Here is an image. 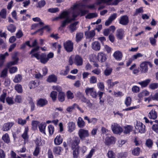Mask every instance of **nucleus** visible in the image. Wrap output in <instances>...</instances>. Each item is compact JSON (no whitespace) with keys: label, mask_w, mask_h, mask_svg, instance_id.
<instances>
[{"label":"nucleus","mask_w":158,"mask_h":158,"mask_svg":"<svg viewBox=\"0 0 158 158\" xmlns=\"http://www.w3.org/2000/svg\"><path fill=\"white\" fill-rule=\"evenodd\" d=\"M132 154L135 156H138L139 154L140 149L139 147H137L132 150Z\"/></svg>","instance_id":"obj_40"},{"label":"nucleus","mask_w":158,"mask_h":158,"mask_svg":"<svg viewBox=\"0 0 158 158\" xmlns=\"http://www.w3.org/2000/svg\"><path fill=\"white\" fill-rule=\"evenodd\" d=\"M95 33L94 30H91L89 31L86 32L85 33V35L87 38H92L95 35Z\"/></svg>","instance_id":"obj_33"},{"label":"nucleus","mask_w":158,"mask_h":158,"mask_svg":"<svg viewBox=\"0 0 158 158\" xmlns=\"http://www.w3.org/2000/svg\"><path fill=\"white\" fill-rule=\"evenodd\" d=\"M8 30L11 32H14L16 30V27L14 25L12 24H10L7 27Z\"/></svg>","instance_id":"obj_45"},{"label":"nucleus","mask_w":158,"mask_h":158,"mask_svg":"<svg viewBox=\"0 0 158 158\" xmlns=\"http://www.w3.org/2000/svg\"><path fill=\"white\" fill-rule=\"evenodd\" d=\"M135 128L139 132L141 133H144L145 132V126L141 122H137Z\"/></svg>","instance_id":"obj_10"},{"label":"nucleus","mask_w":158,"mask_h":158,"mask_svg":"<svg viewBox=\"0 0 158 158\" xmlns=\"http://www.w3.org/2000/svg\"><path fill=\"white\" fill-rule=\"evenodd\" d=\"M68 131L69 132L71 133L74 130L75 128V124L73 122L69 123H68Z\"/></svg>","instance_id":"obj_23"},{"label":"nucleus","mask_w":158,"mask_h":158,"mask_svg":"<svg viewBox=\"0 0 158 158\" xmlns=\"http://www.w3.org/2000/svg\"><path fill=\"white\" fill-rule=\"evenodd\" d=\"M83 34L81 32L77 33L76 36V41L77 42L80 41L82 39Z\"/></svg>","instance_id":"obj_34"},{"label":"nucleus","mask_w":158,"mask_h":158,"mask_svg":"<svg viewBox=\"0 0 158 158\" xmlns=\"http://www.w3.org/2000/svg\"><path fill=\"white\" fill-rule=\"evenodd\" d=\"M69 13L66 11L63 12L60 15V19H66L68 17H69L68 15Z\"/></svg>","instance_id":"obj_39"},{"label":"nucleus","mask_w":158,"mask_h":158,"mask_svg":"<svg viewBox=\"0 0 158 158\" xmlns=\"http://www.w3.org/2000/svg\"><path fill=\"white\" fill-rule=\"evenodd\" d=\"M2 139L6 143H9L10 142V138L8 134L6 133L2 136Z\"/></svg>","instance_id":"obj_37"},{"label":"nucleus","mask_w":158,"mask_h":158,"mask_svg":"<svg viewBox=\"0 0 158 158\" xmlns=\"http://www.w3.org/2000/svg\"><path fill=\"white\" fill-rule=\"evenodd\" d=\"M65 94L63 92H60L58 95L59 100L61 102H63L64 100Z\"/></svg>","instance_id":"obj_41"},{"label":"nucleus","mask_w":158,"mask_h":158,"mask_svg":"<svg viewBox=\"0 0 158 158\" xmlns=\"http://www.w3.org/2000/svg\"><path fill=\"white\" fill-rule=\"evenodd\" d=\"M150 93L147 90H144L138 94V96L139 98H141L145 96H147L149 95Z\"/></svg>","instance_id":"obj_30"},{"label":"nucleus","mask_w":158,"mask_h":158,"mask_svg":"<svg viewBox=\"0 0 158 158\" xmlns=\"http://www.w3.org/2000/svg\"><path fill=\"white\" fill-rule=\"evenodd\" d=\"M48 133L50 135H52L54 131V127L53 126L49 125L48 127Z\"/></svg>","instance_id":"obj_44"},{"label":"nucleus","mask_w":158,"mask_h":158,"mask_svg":"<svg viewBox=\"0 0 158 158\" xmlns=\"http://www.w3.org/2000/svg\"><path fill=\"white\" fill-rule=\"evenodd\" d=\"M39 122L36 121H33L32 122V128L34 130L37 129V126L39 125Z\"/></svg>","instance_id":"obj_58"},{"label":"nucleus","mask_w":158,"mask_h":158,"mask_svg":"<svg viewBox=\"0 0 158 158\" xmlns=\"http://www.w3.org/2000/svg\"><path fill=\"white\" fill-rule=\"evenodd\" d=\"M57 94V92L55 91H53L51 92L50 94V97L53 101L56 100Z\"/></svg>","instance_id":"obj_56"},{"label":"nucleus","mask_w":158,"mask_h":158,"mask_svg":"<svg viewBox=\"0 0 158 158\" xmlns=\"http://www.w3.org/2000/svg\"><path fill=\"white\" fill-rule=\"evenodd\" d=\"M97 16L98 14L96 13H90L89 14L86 16V18L87 19H90L94 18L96 17Z\"/></svg>","instance_id":"obj_51"},{"label":"nucleus","mask_w":158,"mask_h":158,"mask_svg":"<svg viewBox=\"0 0 158 158\" xmlns=\"http://www.w3.org/2000/svg\"><path fill=\"white\" fill-rule=\"evenodd\" d=\"M113 132L116 134H120L123 131L121 127L117 123H114L111 126Z\"/></svg>","instance_id":"obj_5"},{"label":"nucleus","mask_w":158,"mask_h":158,"mask_svg":"<svg viewBox=\"0 0 158 158\" xmlns=\"http://www.w3.org/2000/svg\"><path fill=\"white\" fill-rule=\"evenodd\" d=\"M149 65L150 67H152V65L150 62L144 61L142 62L140 64V70L143 73H145L148 71V66Z\"/></svg>","instance_id":"obj_4"},{"label":"nucleus","mask_w":158,"mask_h":158,"mask_svg":"<svg viewBox=\"0 0 158 158\" xmlns=\"http://www.w3.org/2000/svg\"><path fill=\"white\" fill-rule=\"evenodd\" d=\"M6 96V93H3L0 96V101L3 103L5 102V99Z\"/></svg>","instance_id":"obj_63"},{"label":"nucleus","mask_w":158,"mask_h":158,"mask_svg":"<svg viewBox=\"0 0 158 158\" xmlns=\"http://www.w3.org/2000/svg\"><path fill=\"white\" fill-rule=\"evenodd\" d=\"M61 151V148L59 146L55 147L53 149L54 153L58 155L60 154V153Z\"/></svg>","instance_id":"obj_48"},{"label":"nucleus","mask_w":158,"mask_h":158,"mask_svg":"<svg viewBox=\"0 0 158 158\" xmlns=\"http://www.w3.org/2000/svg\"><path fill=\"white\" fill-rule=\"evenodd\" d=\"M17 123L21 126H24L26 123V120L23 119L22 118H19L18 119Z\"/></svg>","instance_id":"obj_55"},{"label":"nucleus","mask_w":158,"mask_h":158,"mask_svg":"<svg viewBox=\"0 0 158 158\" xmlns=\"http://www.w3.org/2000/svg\"><path fill=\"white\" fill-rule=\"evenodd\" d=\"M13 61L8 63L6 66L7 68L9 69V72L10 73H13L16 72L17 70V68L16 67H13L10 68L11 66L16 64H17L19 59L16 55L12 57Z\"/></svg>","instance_id":"obj_2"},{"label":"nucleus","mask_w":158,"mask_h":158,"mask_svg":"<svg viewBox=\"0 0 158 158\" xmlns=\"http://www.w3.org/2000/svg\"><path fill=\"white\" fill-rule=\"evenodd\" d=\"M66 95L68 99H72L74 97L73 93L70 90L67 91Z\"/></svg>","instance_id":"obj_52"},{"label":"nucleus","mask_w":158,"mask_h":158,"mask_svg":"<svg viewBox=\"0 0 158 158\" xmlns=\"http://www.w3.org/2000/svg\"><path fill=\"white\" fill-rule=\"evenodd\" d=\"M46 4V2L44 0H41L38 3V6H37V7L41 8L44 7Z\"/></svg>","instance_id":"obj_59"},{"label":"nucleus","mask_w":158,"mask_h":158,"mask_svg":"<svg viewBox=\"0 0 158 158\" xmlns=\"http://www.w3.org/2000/svg\"><path fill=\"white\" fill-rule=\"evenodd\" d=\"M150 81V79H147L144 81L139 82L138 83L141 85L142 87L143 88L146 87Z\"/></svg>","instance_id":"obj_31"},{"label":"nucleus","mask_w":158,"mask_h":158,"mask_svg":"<svg viewBox=\"0 0 158 158\" xmlns=\"http://www.w3.org/2000/svg\"><path fill=\"white\" fill-rule=\"evenodd\" d=\"M7 68H4L1 71L0 73V77L1 78H5V77H6L7 75Z\"/></svg>","instance_id":"obj_35"},{"label":"nucleus","mask_w":158,"mask_h":158,"mask_svg":"<svg viewBox=\"0 0 158 158\" xmlns=\"http://www.w3.org/2000/svg\"><path fill=\"white\" fill-rule=\"evenodd\" d=\"M81 101L84 102L86 103L87 106L89 107H91L93 106V104L91 103L90 101L86 99L84 97H83L81 99Z\"/></svg>","instance_id":"obj_38"},{"label":"nucleus","mask_w":158,"mask_h":158,"mask_svg":"<svg viewBox=\"0 0 158 158\" xmlns=\"http://www.w3.org/2000/svg\"><path fill=\"white\" fill-rule=\"evenodd\" d=\"M38 85L36 82L35 81H31L29 83V86L30 89L34 88Z\"/></svg>","instance_id":"obj_47"},{"label":"nucleus","mask_w":158,"mask_h":158,"mask_svg":"<svg viewBox=\"0 0 158 158\" xmlns=\"http://www.w3.org/2000/svg\"><path fill=\"white\" fill-rule=\"evenodd\" d=\"M124 36V31L123 29H119L117 30L116 32V36L118 39L121 40L123 38Z\"/></svg>","instance_id":"obj_16"},{"label":"nucleus","mask_w":158,"mask_h":158,"mask_svg":"<svg viewBox=\"0 0 158 158\" xmlns=\"http://www.w3.org/2000/svg\"><path fill=\"white\" fill-rule=\"evenodd\" d=\"M100 44L98 41H95L92 43V48L95 51H99L100 50Z\"/></svg>","instance_id":"obj_21"},{"label":"nucleus","mask_w":158,"mask_h":158,"mask_svg":"<svg viewBox=\"0 0 158 158\" xmlns=\"http://www.w3.org/2000/svg\"><path fill=\"white\" fill-rule=\"evenodd\" d=\"M80 139L78 137H75L72 141V149H74L76 148H79L78 145L80 143Z\"/></svg>","instance_id":"obj_18"},{"label":"nucleus","mask_w":158,"mask_h":158,"mask_svg":"<svg viewBox=\"0 0 158 158\" xmlns=\"http://www.w3.org/2000/svg\"><path fill=\"white\" fill-rule=\"evenodd\" d=\"M69 71V67L67 66L66 67V69L61 70L60 72V74L61 75L65 76L67 75Z\"/></svg>","instance_id":"obj_42"},{"label":"nucleus","mask_w":158,"mask_h":158,"mask_svg":"<svg viewBox=\"0 0 158 158\" xmlns=\"http://www.w3.org/2000/svg\"><path fill=\"white\" fill-rule=\"evenodd\" d=\"M106 82L109 89L113 88L114 86L119 83L118 81H116L113 82L112 80L111 79H108L106 81Z\"/></svg>","instance_id":"obj_15"},{"label":"nucleus","mask_w":158,"mask_h":158,"mask_svg":"<svg viewBox=\"0 0 158 158\" xmlns=\"http://www.w3.org/2000/svg\"><path fill=\"white\" fill-rule=\"evenodd\" d=\"M14 124V123L13 122H8L4 124L2 128L3 131H9Z\"/></svg>","instance_id":"obj_17"},{"label":"nucleus","mask_w":158,"mask_h":158,"mask_svg":"<svg viewBox=\"0 0 158 158\" xmlns=\"http://www.w3.org/2000/svg\"><path fill=\"white\" fill-rule=\"evenodd\" d=\"M97 86L99 89L101 90H103L105 87L104 83L102 82H100L98 83Z\"/></svg>","instance_id":"obj_64"},{"label":"nucleus","mask_w":158,"mask_h":158,"mask_svg":"<svg viewBox=\"0 0 158 158\" xmlns=\"http://www.w3.org/2000/svg\"><path fill=\"white\" fill-rule=\"evenodd\" d=\"M107 156L109 158H114L115 157V154L111 150L108 151L107 153Z\"/></svg>","instance_id":"obj_61"},{"label":"nucleus","mask_w":158,"mask_h":158,"mask_svg":"<svg viewBox=\"0 0 158 158\" xmlns=\"http://www.w3.org/2000/svg\"><path fill=\"white\" fill-rule=\"evenodd\" d=\"M73 43L70 40H68L64 44V47L66 50L69 52H72L73 49Z\"/></svg>","instance_id":"obj_8"},{"label":"nucleus","mask_w":158,"mask_h":158,"mask_svg":"<svg viewBox=\"0 0 158 158\" xmlns=\"http://www.w3.org/2000/svg\"><path fill=\"white\" fill-rule=\"evenodd\" d=\"M76 106H77V104L74 103L72 106H69L66 108V110L68 112L71 113L72 112L74 108L76 107Z\"/></svg>","instance_id":"obj_53"},{"label":"nucleus","mask_w":158,"mask_h":158,"mask_svg":"<svg viewBox=\"0 0 158 158\" xmlns=\"http://www.w3.org/2000/svg\"><path fill=\"white\" fill-rule=\"evenodd\" d=\"M112 69L110 68H107L104 70V73L106 76H108L110 75L112 72Z\"/></svg>","instance_id":"obj_43"},{"label":"nucleus","mask_w":158,"mask_h":158,"mask_svg":"<svg viewBox=\"0 0 158 158\" xmlns=\"http://www.w3.org/2000/svg\"><path fill=\"white\" fill-rule=\"evenodd\" d=\"M133 127L131 125H127L124 127L123 130V132L125 134H129L132 130Z\"/></svg>","instance_id":"obj_26"},{"label":"nucleus","mask_w":158,"mask_h":158,"mask_svg":"<svg viewBox=\"0 0 158 158\" xmlns=\"http://www.w3.org/2000/svg\"><path fill=\"white\" fill-rule=\"evenodd\" d=\"M83 60L82 58L78 55H76L74 58V63L77 66L82 65Z\"/></svg>","instance_id":"obj_11"},{"label":"nucleus","mask_w":158,"mask_h":158,"mask_svg":"<svg viewBox=\"0 0 158 158\" xmlns=\"http://www.w3.org/2000/svg\"><path fill=\"white\" fill-rule=\"evenodd\" d=\"M46 124L44 123H42L39 124L38 127L40 132L44 135H46Z\"/></svg>","instance_id":"obj_20"},{"label":"nucleus","mask_w":158,"mask_h":158,"mask_svg":"<svg viewBox=\"0 0 158 158\" xmlns=\"http://www.w3.org/2000/svg\"><path fill=\"white\" fill-rule=\"evenodd\" d=\"M6 10L5 9H3L1 10L0 12V15L1 16L2 18H6Z\"/></svg>","instance_id":"obj_60"},{"label":"nucleus","mask_w":158,"mask_h":158,"mask_svg":"<svg viewBox=\"0 0 158 158\" xmlns=\"http://www.w3.org/2000/svg\"><path fill=\"white\" fill-rule=\"evenodd\" d=\"M85 92L87 95H90L93 98H96L97 97V92L93 87H87L85 89Z\"/></svg>","instance_id":"obj_6"},{"label":"nucleus","mask_w":158,"mask_h":158,"mask_svg":"<svg viewBox=\"0 0 158 158\" xmlns=\"http://www.w3.org/2000/svg\"><path fill=\"white\" fill-rule=\"evenodd\" d=\"M148 117L150 118L155 119L157 117V115L156 111L152 110L148 114Z\"/></svg>","instance_id":"obj_29"},{"label":"nucleus","mask_w":158,"mask_h":158,"mask_svg":"<svg viewBox=\"0 0 158 158\" xmlns=\"http://www.w3.org/2000/svg\"><path fill=\"white\" fill-rule=\"evenodd\" d=\"M78 23V22H76L71 23L70 24L69 27V29L71 33H73L77 29L76 26Z\"/></svg>","instance_id":"obj_25"},{"label":"nucleus","mask_w":158,"mask_h":158,"mask_svg":"<svg viewBox=\"0 0 158 158\" xmlns=\"http://www.w3.org/2000/svg\"><path fill=\"white\" fill-rule=\"evenodd\" d=\"M6 102L9 105H11L14 103V101L13 98L11 97H8L6 99Z\"/></svg>","instance_id":"obj_62"},{"label":"nucleus","mask_w":158,"mask_h":158,"mask_svg":"<svg viewBox=\"0 0 158 158\" xmlns=\"http://www.w3.org/2000/svg\"><path fill=\"white\" fill-rule=\"evenodd\" d=\"M63 139L61 136L60 135L57 136L55 139L54 142L55 144L56 145L60 144L62 142Z\"/></svg>","instance_id":"obj_27"},{"label":"nucleus","mask_w":158,"mask_h":158,"mask_svg":"<svg viewBox=\"0 0 158 158\" xmlns=\"http://www.w3.org/2000/svg\"><path fill=\"white\" fill-rule=\"evenodd\" d=\"M79 5H74L72 8V9L70 11V13L72 15L73 18H70L69 17H68L65 20L62 21L61 27H64L66 25L70 23L72 21L74 20L77 15L79 13L77 11L78 10V6Z\"/></svg>","instance_id":"obj_1"},{"label":"nucleus","mask_w":158,"mask_h":158,"mask_svg":"<svg viewBox=\"0 0 158 158\" xmlns=\"http://www.w3.org/2000/svg\"><path fill=\"white\" fill-rule=\"evenodd\" d=\"M31 57H34L37 59L40 60L41 63L44 64H46L48 61L47 55L45 53H42L40 55L37 53L32 54Z\"/></svg>","instance_id":"obj_3"},{"label":"nucleus","mask_w":158,"mask_h":158,"mask_svg":"<svg viewBox=\"0 0 158 158\" xmlns=\"http://www.w3.org/2000/svg\"><path fill=\"white\" fill-rule=\"evenodd\" d=\"M149 87L152 89H155L158 88V83H151L149 85Z\"/></svg>","instance_id":"obj_54"},{"label":"nucleus","mask_w":158,"mask_h":158,"mask_svg":"<svg viewBox=\"0 0 158 158\" xmlns=\"http://www.w3.org/2000/svg\"><path fill=\"white\" fill-rule=\"evenodd\" d=\"M89 81L90 84H94L97 82V78L94 76H92L89 78Z\"/></svg>","instance_id":"obj_50"},{"label":"nucleus","mask_w":158,"mask_h":158,"mask_svg":"<svg viewBox=\"0 0 158 158\" xmlns=\"http://www.w3.org/2000/svg\"><path fill=\"white\" fill-rule=\"evenodd\" d=\"M113 0H97L96 2V4L97 5H99L102 3H105L107 5H110L111 4V2Z\"/></svg>","instance_id":"obj_32"},{"label":"nucleus","mask_w":158,"mask_h":158,"mask_svg":"<svg viewBox=\"0 0 158 158\" xmlns=\"http://www.w3.org/2000/svg\"><path fill=\"white\" fill-rule=\"evenodd\" d=\"M113 56L116 60H120L122 59L123 54L121 52L117 50L114 53Z\"/></svg>","instance_id":"obj_19"},{"label":"nucleus","mask_w":158,"mask_h":158,"mask_svg":"<svg viewBox=\"0 0 158 158\" xmlns=\"http://www.w3.org/2000/svg\"><path fill=\"white\" fill-rule=\"evenodd\" d=\"M78 135L80 138L82 140H84L85 138L89 136L88 131L83 129H81L79 130Z\"/></svg>","instance_id":"obj_7"},{"label":"nucleus","mask_w":158,"mask_h":158,"mask_svg":"<svg viewBox=\"0 0 158 158\" xmlns=\"http://www.w3.org/2000/svg\"><path fill=\"white\" fill-rule=\"evenodd\" d=\"M48 102L44 99L40 98L37 101V105L40 107H43L47 104Z\"/></svg>","instance_id":"obj_22"},{"label":"nucleus","mask_w":158,"mask_h":158,"mask_svg":"<svg viewBox=\"0 0 158 158\" xmlns=\"http://www.w3.org/2000/svg\"><path fill=\"white\" fill-rule=\"evenodd\" d=\"M79 5V6H78V10L77 11L79 13V14H78L77 16L80 15L81 16H83L88 12V11L87 10H81V8L85 9L86 8L85 5H84L81 3L77 4L75 5Z\"/></svg>","instance_id":"obj_9"},{"label":"nucleus","mask_w":158,"mask_h":158,"mask_svg":"<svg viewBox=\"0 0 158 158\" xmlns=\"http://www.w3.org/2000/svg\"><path fill=\"white\" fill-rule=\"evenodd\" d=\"M129 23V19L128 17L126 15L121 16L119 20L120 24L123 25H127Z\"/></svg>","instance_id":"obj_13"},{"label":"nucleus","mask_w":158,"mask_h":158,"mask_svg":"<svg viewBox=\"0 0 158 158\" xmlns=\"http://www.w3.org/2000/svg\"><path fill=\"white\" fill-rule=\"evenodd\" d=\"M73 156L74 158H77L79 155V148H76L74 149H73Z\"/></svg>","instance_id":"obj_46"},{"label":"nucleus","mask_w":158,"mask_h":158,"mask_svg":"<svg viewBox=\"0 0 158 158\" xmlns=\"http://www.w3.org/2000/svg\"><path fill=\"white\" fill-rule=\"evenodd\" d=\"M115 138L113 136L107 137L106 138L104 143L107 146L114 143L115 141Z\"/></svg>","instance_id":"obj_12"},{"label":"nucleus","mask_w":158,"mask_h":158,"mask_svg":"<svg viewBox=\"0 0 158 158\" xmlns=\"http://www.w3.org/2000/svg\"><path fill=\"white\" fill-rule=\"evenodd\" d=\"M77 124L78 126L80 128H83L85 125V122L81 117L78 118L77 121Z\"/></svg>","instance_id":"obj_28"},{"label":"nucleus","mask_w":158,"mask_h":158,"mask_svg":"<svg viewBox=\"0 0 158 158\" xmlns=\"http://www.w3.org/2000/svg\"><path fill=\"white\" fill-rule=\"evenodd\" d=\"M28 130V128L27 127H25V131L23 133L22 135V138L25 140L28 138V136L27 135V133Z\"/></svg>","instance_id":"obj_36"},{"label":"nucleus","mask_w":158,"mask_h":158,"mask_svg":"<svg viewBox=\"0 0 158 158\" xmlns=\"http://www.w3.org/2000/svg\"><path fill=\"white\" fill-rule=\"evenodd\" d=\"M22 79V77L19 74L16 76L13 80L14 81L15 83H18L21 81Z\"/></svg>","instance_id":"obj_49"},{"label":"nucleus","mask_w":158,"mask_h":158,"mask_svg":"<svg viewBox=\"0 0 158 158\" xmlns=\"http://www.w3.org/2000/svg\"><path fill=\"white\" fill-rule=\"evenodd\" d=\"M57 81V77L54 75H51L49 76L47 79V81L49 82H56Z\"/></svg>","instance_id":"obj_24"},{"label":"nucleus","mask_w":158,"mask_h":158,"mask_svg":"<svg viewBox=\"0 0 158 158\" xmlns=\"http://www.w3.org/2000/svg\"><path fill=\"white\" fill-rule=\"evenodd\" d=\"M97 57L98 60L101 62H105L107 59L106 55L102 52L98 53Z\"/></svg>","instance_id":"obj_14"},{"label":"nucleus","mask_w":158,"mask_h":158,"mask_svg":"<svg viewBox=\"0 0 158 158\" xmlns=\"http://www.w3.org/2000/svg\"><path fill=\"white\" fill-rule=\"evenodd\" d=\"M15 90H16V91L19 93H21L22 91V87L20 85H16L15 86Z\"/></svg>","instance_id":"obj_57"}]
</instances>
